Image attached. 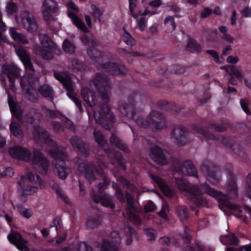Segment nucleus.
Listing matches in <instances>:
<instances>
[{
    "instance_id": "nucleus-50",
    "label": "nucleus",
    "mask_w": 251,
    "mask_h": 251,
    "mask_svg": "<svg viewBox=\"0 0 251 251\" xmlns=\"http://www.w3.org/2000/svg\"><path fill=\"white\" fill-rule=\"evenodd\" d=\"M117 180L120 182L125 188H128L131 191H134L135 190V186L132 184H130L127 180L125 179L124 178L121 177L118 178Z\"/></svg>"
},
{
    "instance_id": "nucleus-2",
    "label": "nucleus",
    "mask_w": 251,
    "mask_h": 251,
    "mask_svg": "<svg viewBox=\"0 0 251 251\" xmlns=\"http://www.w3.org/2000/svg\"><path fill=\"white\" fill-rule=\"evenodd\" d=\"M135 105L132 100L129 99L127 102L120 101L119 108L120 112L135 120L137 124L141 127L151 128L153 130H158L165 128L167 126L163 115L156 111H151L149 115L147 120L136 118L135 115Z\"/></svg>"
},
{
    "instance_id": "nucleus-4",
    "label": "nucleus",
    "mask_w": 251,
    "mask_h": 251,
    "mask_svg": "<svg viewBox=\"0 0 251 251\" xmlns=\"http://www.w3.org/2000/svg\"><path fill=\"white\" fill-rule=\"evenodd\" d=\"M81 94L84 101L88 104L89 108L87 109L89 118L93 117L96 122L101 125L106 129L109 127L104 121V117L108 119L111 123L114 122V118L113 113L110 112L109 106L105 104L103 106V114L100 113H96L95 108H94L98 102V99L96 98L95 94L87 87H84L81 91Z\"/></svg>"
},
{
    "instance_id": "nucleus-5",
    "label": "nucleus",
    "mask_w": 251,
    "mask_h": 251,
    "mask_svg": "<svg viewBox=\"0 0 251 251\" xmlns=\"http://www.w3.org/2000/svg\"><path fill=\"white\" fill-rule=\"evenodd\" d=\"M105 168V165L101 161L97 162L95 165L92 163L82 162L78 166L79 171L90 183H92L99 177L101 178L103 182H100L99 184L100 190L104 189L109 183L103 172L104 169Z\"/></svg>"
},
{
    "instance_id": "nucleus-31",
    "label": "nucleus",
    "mask_w": 251,
    "mask_h": 251,
    "mask_svg": "<svg viewBox=\"0 0 251 251\" xmlns=\"http://www.w3.org/2000/svg\"><path fill=\"white\" fill-rule=\"evenodd\" d=\"M110 143L112 145L115 146L117 148L126 152H128V150L125 144L115 134H112L110 138Z\"/></svg>"
},
{
    "instance_id": "nucleus-44",
    "label": "nucleus",
    "mask_w": 251,
    "mask_h": 251,
    "mask_svg": "<svg viewBox=\"0 0 251 251\" xmlns=\"http://www.w3.org/2000/svg\"><path fill=\"white\" fill-rule=\"evenodd\" d=\"M101 222L100 218H93L88 220L87 222V226L89 228H93L99 225Z\"/></svg>"
},
{
    "instance_id": "nucleus-34",
    "label": "nucleus",
    "mask_w": 251,
    "mask_h": 251,
    "mask_svg": "<svg viewBox=\"0 0 251 251\" xmlns=\"http://www.w3.org/2000/svg\"><path fill=\"white\" fill-rule=\"evenodd\" d=\"M205 175L207 180L210 183L214 184H217L221 180V178L219 173L214 171L208 172L205 174Z\"/></svg>"
},
{
    "instance_id": "nucleus-25",
    "label": "nucleus",
    "mask_w": 251,
    "mask_h": 251,
    "mask_svg": "<svg viewBox=\"0 0 251 251\" xmlns=\"http://www.w3.org/2000/svg\"><path fill=\"white\" fill-rule=\"evenodd\" d=\"M2 69L5 74L8 76L9 81L13 83V78L11 75L19 77L20 74V70L15 66L4 65Z\"/></svg>"
},
{
    "instance_id": "nucleus-61",
    "label": "nucleus",
    "mask_w": 251,
    "mask_h": 251,
    "mask_svg": "<svg viewBox=\"0 0 251 251\" xmlns=\"http://www.w3.org/2000/svg\"><path fill=\"white\" fill-rule=\"evenodd\" d=\"M135 6L136 4L134 1L129 2V9L131 12V15L134 19H137L138 18V15L137 13H134Z\"/></svg>"
},
{
    "instance_id": "nucleus-8",
    "label": "nucleus",
    "mask_w": 251,
    "mask_h": 251,
    "mask_svg": "<svg viewBox=\"0 0 251 251\" xmlns=\"http://www.w3.org/2000/svg\"><path fill=\"white\" fill-rule=\"evenodd\" d=\"M42 11L44 20L47 24L52 27L56 18L54 14L59 10V6L54 0H42Z\"/></svg>"
},
{
    "instance_id": "nucleus-59",
    "label": "nucleus",
    "mask_w": 251,
    "mask_h": 251,
    "mask_svg": "<svg viewBox=\"0 0 251 251\" xmlns=\"http://www.w3.org/2000/svg\"><path fill=\"white\" fill-rule=\"evenodd\" d=\"M145 211L147 212H151L155 209V206L151 201H149L144 206Z\"/></svg>"
},
{
    "instance_id": "nucleus-51",
    "label": "nucleus",
    "mask_w": 251,
    "mask_h": 251,
    "mask_svg": "<svg viewBox=\"0 0 251 251\" xmlns=\"http://www.w3.org/2000/svg\"><path fill=\"white\" fill-rule=\"evenodd\" d=\"M1 13L0 11V41H5L6 38L3 34V32L6 30V25L2 23L1 20Z\"/></svg>"
},
{
    "instance_id": "nucleus-62",
    "label": "nucleus",
    "mask_w": 251,
    "mask_h": 251,
    "mask_svg": "<svg viewBox=\"0 0 251 251\" xmlns=\"http://www.w3.org/2000/svg\"><path fill=\"white\" fill-rule=\"evenodd\" d=\"M212 12V11L210 8L208 7L204 8L201 12V16L202 18H206L211 14Z\"/></svg>"
},
{
    "instance_id": "nucleus-3",
    "label": "nucleus",
    "mask_w": 251,
    "mask_h": 251,
    "mask_svg": "<svg viewBox=\"0 0 251 251\" xmlns=\"http://www.w3.org/2000/svg\"><path fill=\"white\" fill-rule=\"evenodd\" d=\"M9 152L13 158L30 162L39 173L43 175L47 174L50 164L40 152L35 151L32 159H31V153L28 149L23 147L16 146L10 148Z\"/></svg>"
},
{
    "instance_id": "nucleus-30",
    "label": "nucleus",
    "mask_w": 251,
    "mask_h": 251,
    "mask_svg": "<svg viewBox=\"0 0 251 251\" xmlns=\"http://www.w3.org/2000/svg\"><path fill=\"white\" fill-rule=\"evenodd\" d=\"M221 69H225L231 76H234L239 79H241L242 77V73L238 70L234 66L226 65L222 67Z\"/></svg>"
},
{
    "instance_id": "nucleus-48",
    "label": "nucleus",
    "mask_w": 251,
    "mask_h": 251,
    "mask_svg": "<svg viewBox=\"0 0 251 251\" xmlns=\"http://www.w3.org/2000/svg\"><path fill=\"white\" fill-rule=\"evenodd\" d=\"M137 19V28L141 31H144L147 26L146 20L145 17L138 18Z\"/></svg>"
},
{
    "instance_id": "nucleus-60",
    "label": "nucleus",
    "mask_w": 251,
    "mask_h": 251,
    "mask_svg": "<svg viewBox=\"0 0 251 251\" xmlns=\"http://www.w3.org/2000/svg\"><path fill=\"white\" fill-rule=\"evenodd\" d=\"M146 234L150 237V240L154 239L156 237V231L151 228H145Z\"/></svg>"
},
{
    "instance_id": "nucleus-15",
    "label": "nucleus",
    "mask_w": 251,
    "mask_h": 251,
    "mask_svg": "<svg viewBox=\"0 0 251 251\" xmlns=\"http://www.w3.org/2000/svg\"><path fill=\"white\" fill-rule=\"evenodd\" d=\"M168 152L157 146H154L151 149L150 155L158 164L164 165L168 161L167 158Z\"/></svg>"
},
{
    "instance_id": "nucleus-38",
    "label": "nucleus",
    "mask_w": 251,
    "mask_h": 251,
    "mask_svg": "<svg viewBox=\"0 0 251 251\" xmlns=\"http://www.w3.org/2000/svg\"><path fill=\"white\" fill-rule=\"evenodd\" d=\"M126 243L127 245L132 244L133 239L136 237L135 230L132 227H129L126 230Z\"/></svg>"
},
{
    "instance_id": "nucleus-18",
    "label": "nucleus",
    "mask_w": 251,
    "mask_h": 251,
    "mask_svg": "<svg viewBox=\"0 0 251 251\" xmlns=\"http://www.w3.org/2000/svg\"><path fill=\"white\" fill-rule=\"evenodd\" d=\"M99 68L114 75H123L126 73L124 66L111 62L100 64Z\"/></svg>"
},
{
    "instance_id": "nucleus-63",
    "label": "nucleus",
    "mask_w": 251,
    "mask_h": 251,
    "mask_svg": "<svg viewBox=\"0 0 251 251\" xmlns=\"http://www.w3.org/2000/svg\"><path fill=\"white\" fill-rule=\"evenodd\" d=\"M69 97L73 100L80 112H81L82 111V108L81 101L73 95H70Z\"/></svg>"
},
{
    "instance_id": "nucleus-7",
    "label": "nucleus",
    "mask_w": 251,
    "mask_h": 251,
    "mask_svg": "<svg viewBox=\"0 0 251 251\" xmlns=\"http://www.w3.org/2000/svg\"><path fill=\"white\" fill-rule=\"evenodd\" d=\"M28 182L37 183L41 189L45 187L44 181L38 175L35 176L31 173H28L22 177L18 183V190L24 195H31L38 191L37 187L29 185Z\"/></svg>"
},
{
    "instance_id": "nucleus-57",
    "label": "nucleus",
    "mask_w": 251,
    "mask_h": 251,
    "mask_svg": "<svg viewBox=\"0 0 251 251\" xmlns=\"http://www.w3.org/2000/svg\"><path fill=\"white\" fill-rule=\"evenodd\" d=\"M53 189L55 190L56 194L62 199L65 200V197L64 195V193L61 188L56 184H54L52 186Z\"/></svg>"
},
{
    "instance_id": "nucleus-37",
    "label": "nucleus",
    "mask_w": 251,
    "mask_h": 251,
    "mask_svg": "<svg viewBox=\"0 0 251 251\" xmlns=\"http://www.w3.org/2000/svg\"><path fill=\"white\" fill-rule=\"evenodd\" d=\"M71 143L74 148L77 149L79 151L82 152L85 150L83 144L81 140L77 137H72L71 139Z\"/></svg>"
},
{
    "instance_id": "nucleus-26",
    "label": "nucleus",
    "mask_w": 251,
    "mask_h": 251,
    "mask_svg": "<svg viewBox=\"0 0 251 251\" xmlns=\"http://www.w3.org/2000/svg\"><path fill=\"white\" fill-rule=\"evenodd\" d=\"M54 76L62 83L69 91L71 92L72 91L73 85L69 75H64L63 74L55 72L54 73Z\"/></svg>"
},
{
    "instance_id": "nucleus-6",
    "label": "nucleus",
    "mask_w": 251,
    "mask_h": 251,
    "mask_svg": "<svg viewBox=\"0 0 251 251\" xmlns=\"http://www.w3.org/2000/svg\"><path fill=\"white\" fill-rule=\"evenodd\" d=\"M50 153L58 163H55L54 173L61 179L65 178L71 172V169L63 162L67 158V154L62 147H56L50 150Z\"/></svg>"
},
{
    "instance_id": "nucleus-35",
    "label": "nucleus",
    "mask_w": 251,
    "mask_h": 251,
    "mask_svg": "<svg viewBox=\"0 0 251 251\" xmlns=\"http://www.w3.org/2000/svg\"><path fill=\"white\" fill-rule=\"evenodd\" d=\"M164 25L166 30L168 32H171L176 28V24L174 19L172 16H168L164 20Z\"/></svg>"
},
{
    "instance_id": "nucleus-20",
    "label": "nucleus",
    "mask_w": 251,
    "mask_h": 251,
    "mask_svg": "<svg viewBox=\"0 0 251 251\" xmlns=\"http://www.w3.org/2000/svg\"><path fill=\"white\" fill-rule=\"evenodd\" d=\"M9 241L15 245L20 250L26 249L27 242L22 237L20 234L17 232H12L8 235Z\"/></svg>"
},
{
    "instance_id": "nucleus-36",
    "label": "nucleus",
    "mask_w": 251,
    "mask_h": 251,
    "mask_svg": "<svg viewBox=\"0 0 251 251\" xmlns=\"http://www.w3.org/2000/svg\"><path fill=\"white\" fill-rule=\"evenodd\" d=\"M93 134L95 138V141L99 145L103 146L106 143V140H105L104 136L100 130L95 128Z\"/></svg>"
},
{
    "instance_id": "nucleus-12",
    "label": "nucleus",
    "mask_w": 251,
    "mask_h": 251,
    "mask_svg": "<svg viewBox=\"0 0 251 251\" xmlns=\"http://www.w3.org/2000/svg\"><path fill=\"white\" fill-rule=\"evenodd\" d=\"M172 171L175 175L176 173L180 176L187 175L189 176H197V171L193 163L190 160H185L182 163L176 159L174 161Z\"/></svg>"
},
{
    "instance_id": "nucleus-17",
    "label": "nucleus",
    "mask_w": 251,
    "mask_h": 251,
    "mask_svg": "<svg viewBox=\"0 0 251 251\" xmlns=\"http://www.w3.org/2000/svg\"><path fill=\"white\" fill-rule=\"evenodd\" d=\"M32 82L31 78L28 80L25 76H24L21 79V85L27 94V98L32 101H35L38 99V95L31 86Z\"/></svg>"
},
{
    "instance_id": "nucleus-64",
    "label": "nucleus",
    "mask_w": 251,
    "mask_h": 251,
    "mask_svg": "<svg viewBox=\"0 0 251 251\" xmlns=\"http://www.w3.org/2000/svg\"><path fill=\"white\" fill-rule=\"evenodd\" d=\"M207 53L212 56L216 61L218 62L219 60V55L218 53L213 50H207Z\"/></svg>"
},
{
    "instance_id": "nucleus-43",
    "label": "nucleus",
    "mask_w": 251,
    "mask_h": 251,
    "mask_svg": "<svg viewBox=\"0 0 251 251\" xmlns=\"http://www.w3.org/2000/svg\"><path fill=\"white\" fill-rule=\"evenodd\" d=\"M228 197L232 198L235 196L237 192L236 184L234 180H232L227 187Z\"/></svg>"
},
{
    "instance_id": "nucleus-11",
    "label": "nucleus",
    "mask_w": 251,
    "mask_h": 251,
    "mask_svg": "<svg viewBox=\"0 0 251 251\" xmlns=\"http://www.w3.org/2000/svg\"><path fill=\"white\" fill-rule=\"evenodd\" d=\"M41 46H36L35 50L37 53L46 59H51L53 57L54 48L53 42L46 34H41L39 37Z\"/></svg>"
},
{
    "instance_id": "nucleus-32",
    "label": "nucleus",
    "mask_w": 251,
    "mask_h": 251,
    "mask_svg": "<svg viewBox=\"0 0 251 251\" xmlns=\"http://www.w3.org/2000/svg\"><path fill=\"white\" fill-rule=\"evenodd\" d=\"M10 129L11 133L18 139L22 140L23 136V131L18 124L12 121L10 124Z\"/></svg>"
},
{
    "instance_id": "nucleus-53",
    "label": "nucleus",
    "mask_w": 251,
    "mask_h": 251,
    "mask_svg": "<svg viewBox=\"0 0 251 251\" xmlns=\"http://www.w3.org/2000/svg\"><path fill=\"white\" fill-rule=\"evenodd\" d=\"M187 46L188 48L195 50H199L201 49V46L196 41L192 39L188 41Z\"/></svg>"
},
{
    "instance_id": "nucleus-40",
    "label": "nucleus",
    "mask_w": 251,
    "mask_h": 251,
    "mask_svg": "<svg viewBox=\"0 0 251 251\" xmlns=\"http://www.w3.org/2000/svg\"><path fill=\"white\" fill-rule=\"evenodd\" d=\"M91 9L92 10V15L95 18L96 21L100 22L101 20V16L103 14V11L95 4H92L91 6Z\"/></svg>"
},
{
    "instance_id": "nucleus-9",
    "label": "nucleus",
    "mask_w": 251,
    "mask_h": 251,
    "mask_svg": "<svg viewBox=\"0 0 251 251\" xmlns=\"http://www.w3.org/2000/svg\"><path fill=\"white\" fill-rule=\"evenodd\" d=\"M92 84L99 89L101 100L105 103L108 102L110 86L107 77L98 73Z\"/></svg>"
},
{
    "instance_id": "nucleus-39",
    "label": "nucleus",
    "mask_w": 251,
    "mask_h": 251,
    "mask_svg": "<svg viewBox=\"0 0 251 251\" xmlns=\"http://www.w3.org/2000/svg\"><path fill=\"white\" fill-rule=\"evenodd\" d=\"M125 30L124 33L123 34V41L128 46L133 47L135 44V40L134 39L125 29V27L123 28Z\"/></svg>"
},
{
    "instance_id": "nucleus-52",
    "label": "nucleus",
    "mask_w": 251,
    "mask_h": 251,
    "mask_svg": "<svg viewBox=\"0 0 251 251\" xmlns=\"http://www.w3.org/2000/svg\"><path fill=\"white\" fill-rule=\"evenodd\" d=\"M113 187L116 190L115 195L117 199L122 202H124L125 201V198L123 193H122L121 189L119 188L117 185L115 183H113Z\"/></svg>"
},
{
    "instance_id": "nucleus-24",
    "label": "nucleus",
    "mask_w": 251,
    "mask_h": 251,
    "mask_svg": "<svg viewBox=\"0 0 251 251\" xmlns=\"http://www.w3.org/2000/svg\"><path fill=\"white\" fill-rule=\"evenodd\" d=\"M68 16L72 20L74 24L84 32H88V29L84 24V22L75 13L69 11Z\"/></svg>"
},
{
    "instance_id": "nucleus-1",
    "label": "nucleus",
    "mask_w": 251,
    "mask_h": 251,
    "mask_svg": "<svg viewBox=\"0 0 251 251\" xmlns=\"http://www.w3.org/2000/svg\"><path fill=\"white\" fill-rule=\"evenodd\" d=\"M176 183L181 192L186 196L190 197L191 200L198 206H204L207 205V201L204 197V194L206 193L217 200L226 202V204L229 209L239 212L242 211L238 205L226 202L228 199L226 196L211 188L205 183L201 186L192 185L181 178H176Z\"/></svg>"
},
{
    "instance_id": "nucleus-58",
    "label": "nucleus",
    "mask_w": 251,
    "mask_h": 251,
    "mask_svg": "<svg viewBox=\"0 0 251 251\" xmlns=\"http://www.w3.org/2000/svg\"><path fill=\"white\" fill-rule=\"evenodd\" d=\"M72 65L74 69L78 71H81L84 69V65L77 59L72 60Z\"/></svg>"
},
{
    "instance_id": "nucleus-14",
    "label": "nucleus",
    "mask_w": 251,
    "mask_h": 251,
    "mask_svg": "<svg viewBox=\"0 0 251 251\" xmlns=\"http://www.w3.org/2000/svg\"><path fill=\"white\" fill-rule=\"evenodd\" d=\"M126 197L129 209L126 211L125 217L128 218L135 225H140L141 221L140 218L137 210L134 205V201L132 196L130 194L126 193Z\"/></svg>"
},
{
    "instance_id": "nucleus-42",
    "label": "nucleus",
    "mask_w": 251,
    "mask_h": 251,
    "mask_svg": "<svg viewBox=\"0 0 251 251\" xmlns=\"http://www.w3.org/2000/svg\"><path fill=\"white\" fill-rule=\"evenodd\" d=\"M63 49L65 52L73 53L75 51V47L68 39H65L63 44Z\"/></svg>"
},
{
    "instance_id": "nucleus-46",
    "label": "nucleus",
    "mask_w": 251,
    "mask_h": 251,
    "mask_svg": "<svg viewBox=\"0 0 251 251\" xmlns=\"http://www.w3.org/2000/svg\"><path fill=\"white\" fill-rule=\"evenodd\" d=\"M6 12L9 14H13L17 12L18 10V7L17 5L12 2H9L6 7Z\"/></svg>"
},
{
    "instance_id": "nucleus-56",
    "label": "nucleus",
    "mask_w": 251,
    "mask_h": 251,
    "mask_svg": "<svg viewBox=\"0 0 251 251\" xmlns=\"http://www.w3.org/2000/svg\"><path fill=\"white\" fill-rule=\"evenodd\" d=\"M247 183L246 194L248 197L251 199V174H249L247 176Z\"/></svg>"
},
{
    "instance_id": "nucleus-45",
    "label": "nucleus",
    "mask_w": 251,
    "mask_h": 251,
    "mask_svg": "<svg viewBox=\"0 0 251 251\" xmlns=\"http://www.w3.org/2000/svg\"><path fill=\"white\" fill-rule=\"evenodd\" d=\"M170 71L174 74L180 75L183 74L185 71V67L178 65H174L171 66Z\"/></svg>"
},
{
    "instance_id": "nucleus-27",
    "label": "nucleus",
    "mask_w": 251,
    "mask_h": 251,
    "mask_svg": "<svg viewBox=\"0 0 251 251\" xmlns=\"http://www.w3.org/2000/svg\"><path fill=\"white\" fill-rule=\"evenodd\" d=\"M10 32L11 36L15 42L24 45L28 44V41L26 36L18 32L14 28H10Z\"/></svg>"
},
{
    "instance_id": "nucleus-33",
    "label": "nucleus",
    "mask_w": 251,
    "mask_h": 251,
    "mask_svg": "<svg viewBox=\"0 0 251 251\" xmlns=\"http://www.w3.org/2000/svg\"><path fill=\"white\" fill-rule=\"evenodd\" d=\"M87 53L90 58L98 62L100 60L102 56L101 52L95 47H89L87 50Z\"/></svg>"
},
{
    "instance_id": "nucleus-21",
    "label": "nucleus",
    "mask_w": 251,
    "mask_h": 251,
    "mask_svg": "<svg viewBox=\"0 0 251 251\" xmlns=\"http://www.w3.org/2000/svg\"><path fill=\"white\" fill-rule=\"evenodd\" d=\"M150 176L152 182L155 183L165 195L169 197L173 196V190L166 185L165 182L161 178L153 175H151Z\"/></svg>"
},
{
    "instance_id": "nucleus-54",
    "label": "nucleus",
    "mask_w": 251,
    "mask_h": 251,
    "mask_svg": "<svg viewBox=\"0 0 251 251\" xmlns=\"http://www.w3.org/2000/svg\"><path fill=\"white\" fill-rule=\"evenodd\" d=\"M77 251H93L91 247L87 245L85 243L81 242L77 245Z\"/></svg>"
},
{
    "instance_id": "nucleus-16",
    "label": "nucleus",
    "mask_w": 251,
    "mask_h": 251,
    "mask_svg": "<svg viewBox=\"0 0 251 251\" xmlns=\"http://www.w3.org/2000/svg\"><path fill=\"white\" fill-rule=\"evenodd\" d=\"M14 48L17 55L20 57L27 71L34 72L29 54L21 46L14 44Z\"/></svg>"
},
{
    "instance_id": "nucleus-49",
    "label": "nucleus",
    "mask_w": 251,
    "mask_h": 251,
    "mask_svg": "<svg viewBox=\"0 0 251 251\" xmlns=\"http://www.w3.org/2000/svg\"><path fill=\"white\" fill-rule=\"evenodd\" d=\"M250 103V101L247 99H243L240 100L241 107L244 111L247 114H249L250 113V111L248 108Z\"/></svg>"
},
{
    "instance_id": "nucleus-28",
    "label": "nucleus",
    "mask_w": 251,
    "mask_h": 251,
    "mask_svg": "<svg viewBox=\"0 0 251 251\" xmlns=\"http://www.w3.org/2000/svg\"><path fill=\"white\" fill-rule=\"evenodd\" d=\"M220 239L222 244L225 245H237L239 242V239L233 234L222 235Z\"/></svg>"
},
{
    "instance_id": "nucleus-23",
    "label": "nucleus",
    "mask_w": 251,
    "mask_h": 251,
    "mask_svg": "<svg viewBox=\"0 0 251 251\" xmlns=\"http://www.w3.org/2000/svg\"><path fill=\"white\" fill-rule=\"evenodd\" d=\"M94 201L96 203H100L102 205L113 208L114 207V204L111 198L107 195H104L101 196H94L93 197Z\"/></svg>"
},
{
    "instance_id": "nucleus-19",
    "label": "nucleus",
    "mask_w": 251,
    "mask_h": 251,
    "mask_svg": "<svg viewBox=\"0 0 251 251\" xmlns=\"http://www.w3.org/2000/svg\"><path fill=\"white\" fill-rule=\"evenodd\" d=\"M186 129L182 126H178L174 127L172 130L171 137L177 144L181 145L185 144L184 142L186 141Z\"/></svg>"
},
{
    "instance_id": "nucleus-55",
    "label": "nucleus",
    "mask_w": 251,
    "mask_h": 251,
    "mask_svg": "<svg viewBox=\"0 0 251 251\" xmlns=\"http://www.w3.org/2000/svg\"><path fill=\"white\" fill-rule=\"evenodd\" d=\"M107 152L111 157H113L115 159L116 163L120 166L123 167V169H124V167L123 166V163L121 162V157L116 153L111 152L109 151H107Z\"/></svg>"
},
{
    "instance_id": "nucleus-22",
    "label": "nucleus",
    "mask_w": 251,
    "mask_h": 251,
    "mask_svg": "<svg viewBox=\"0 0 251 251\" xmlns=\"http://www.w3.org/2000/svg\"><path fill=\"white\" fill-rule=\"evenodd\" d=\"M33 137L35 141L38 142H45V143H48L51 140L48 132L40 127L34 129Z\"/></svg>"
},
{
    "instance_id": "nucleus-29",
    "label": "nucleus",
    "mask_w": 251,
    "mask_h": 251,
    "mask_svg": "<svg viewBox=\"0 0 251 251\" xmlns=\"http://www.w3.org/2000/svg\"><path fill=\"white\" fill-rule=\"evenodd\" d=\"M8 103L12 115H14L19 121H21L22 113L19 106L15 103L10 97H9L8 99Z\"/></svg>"
},
{
    "instance_id": "nucleus-13",
    "label": "nucleus",
    "mask_w": 251,
    "mask_h": 251,
    "mask_svg": "<svg viewBox=\"0 0 251 251\" xmlns=\"http://www.w3.org/2000/svg\"><path fill=\"white\" fill-rule=\"evenodd\" d=\"M21 22L24 28L28 32L32 33L38 29V24L34 17L27 11H24L21 13Z\"/></svg>"
},
{
    "instance_id": "nucleus-41",
    "label": "nucleus",
    "mask_w": 251,
    "mask_h": 251,
    "mask_svg": "<svg viewBox=\"0 0 251 251\" xmlns=\"http://www.w3.org/2000/svg\"><path fill=\"white\" fill-rule=\"evenodd\" d=\"M40 93L45 97H52V91L49 85H45L41 87L39 90Z\"/></svg>"
},
{
    "instance_id": "nucleus-10",
    "label": "nucleus",
    "mask_w": 251,
    "mask_h": 251,
    "mask_svg": "<svg viewBox=\"0 0 251 251\" xmlns=\"http://www.w3.org/2000/svg\"><path fill=\"white\" fill-rule=\"evenodd\" d=\"M122 238L117 231H113L107 239H103L98 248L99 251H118Z\"/></svg>"
},
{
    "instance_id": "nucleus-47",
    "label": "nucleus",
    "mask_w": 251,
    "mask_h": 251,
    "mask_svg": "<svg viewBox=\"0 0 251 251\" xmlns=\"http://www.w3.org/2000/svg\"><path fill=\"white\" fill-rule=\"evenodd\" d=\"M18 211L20 214L26 218H29L32 215V212L22 206L18 207Z\"/></svg>"
}]
</instances>
